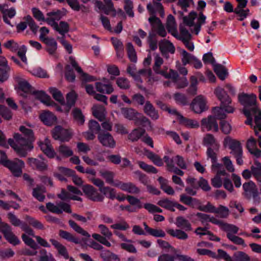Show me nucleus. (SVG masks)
Returning a JSON list of instances; mask_svg holds the SVG:
<instances>
[{
  "instance_id": "obj_1",
  "label": "nucleus",
  "mask_w": 261,
  "mask_h": 261,
  "mask_svg": "<svg viewBox=\"0 0 261 261\" xmlns=\"http://www.w3.org/2000/svg\"><path fill=\"white\" fill-rule=\"evenodd\" d=\"M175 224L177 227L181 229H168L166 230L167 232L172 237L179 240H187L188 235L186 231L192 230L191 224L189 220L182 216H179L176 218Z\"/></svg>"
},
{
  "instance_id": "obj_2",
  "label": "nucleus",
  "mask_w": 261,
  "mask_h": 261,
  "mask_svg": "<svg viewBox=\"0 0 261 261\" xmlns=\"http://www.w3.org/2000/svg\"><path fill=\"white\" fill-rule=\"evenodd\" d=\"M19 129L22 133V135L15 133L13 136L14 139L20 146L28 147L29 149H32L33 148L32 144L35 140L33 130L24 126H20Z\"/></svg>"
},
{
  "instance_id": "obj_3",
  "label": "nucleus",
  "mask_w": 261,
  "mask_h": 261,
  "mask_svg": "<svg viewBox=\"0 0 261 261\" xmlns=\"http://www.w3.org/2000/svg\"><path fill=\"white\" fill-rule=\"evenodd\" d=\"M214 93L220 101L219 107L224 109L226 113H232L234 111L235 109L231 106L232 99L224 89L220 87H217L215 89Z\"/></svg>"
},
{
  "instance_id": "obj_4",
  "label": "nucleus",
  "mask_w": 261,
  "mask_h": 261,
  "mask_svg": "<svg viewBox=\"0 0 261 261\" xmlns=\"http://www.w3.org/2000/svg\"><path fill=\"white\" fill-rule=\"evenodd\" d=\"M243 189L244 190L243 195L248 200H250L252 198L255 203H259L260 202V198L259 196V193L255 183L250 180L243 184Z\"/></svg>"
},
{
  "instance_id": "obj_5",
  "label": "nucleus",
  "mask_w": 261,
  "mask_h": 261,
  "mask_svg": "<svg viewBox=\"0 0 261 261\" xmlns=\"http://www.w3.org/2000/svg\"><path fill=\"white\" fill-rule=\"evenodd\" d=\"M53 138L61 142H68L72 138L70 130L65 129L60 125L56 126L51 130Z\"/></svg>"
},
{
  "instance_id": "obj_6",
  "label": "nucleus",
  "mask_w": 261,
  "mask_h": 261,
  "mask_svg": "<svg viewBox=\"0 0 261 261\" xmlns=\"http://www.w3.org/2000/svg\"><path fill=\"white\" fill-rule=\"evenodd\" d=\"M238 97L239 102L244 107V109L258 107L256 101L257 97L256 95L253 93H240L238 94Z\"/></svg>"
},
{
  "instance_id": "obj_7",
  "label": "nucleus",
  "mask_w": 261,
  "mask_h": 261,
  "mask_svg": "<svg viewBox=\"0 0 261 261\" xmlns=\"http://www.w3.org/2000/svg\"><path fill=\"white\" fill-rule=\"evenodd\" d=\"M46 207L49 212L57 214H61L63 211L69 214L72 213L70 205L64 202H60L57 205L49 202L46 204Z\"/></svg>"
},
{
  "instance_id": "obj_8",
  "label": "nucleus",
  "mask_w": 261,
  "mask_h": 261,
  "mask_svg": "<svg viewBox=\"0 0 261 261\" xmlns=\"http://www.w3.org/2000/svg\"><path fill=\"white\" fill-rule=\"evenodd\" d=\"M206 105L205 98L202 95H199L193 99L190 107L195 113L200 114L207 110Z\"/></svg>"
},
{
  "instance_id": "obj_9",
  "label": "nucleus",
  "mask_w": 261,
  "mask_h": 261,
  "mask_svg": "<svg viewBox=\"0 0 261 261\" xmlns=\"http://www.w3.org/2000/svg\"><path fill=\"white\" fill-rule=\"evenodd\" d=\"M82 190L84 194L90 200L97 202L103 201L104 196L98 193L97 190L92 186L89 185H84Z\"/></svg>"
},
{
  "instance_id": "obj_10",
  "label": "nucleus",
  "mask_w": 261,
  "mask_h": 261,
  "mask_svg": "<svg viewBox=\"0 0 261 261\" xmlns=\"http://www.w3.org/2000/svg\"><path fill=\"white\" fill-rule=\"evenodd\" d=\"M224 145H228L229 148L231 149L230 153L234 156L243 154V149L240 141L232 139L230 137H226L224 140Z\"/></svg>"
},
{
  "instance_id": "obj_11",
  "label": "nucleus",
  "mask_w": 261,
  "mask_h": 261,
  "mask_svg": "<svg viewBox=\"0 0 261 261\" xmlns=\"http://www.w3.org/2000/svg\"><path fill=\"white\" fill-rule=\"evenodd\" d=\"M5 167L8 168L14 176H20L22 174V169L24 167V162L18 159L15 158L13 161H10Z\"/></svg>"
},
{
  "instance_id": "obj_12",
  "label": "nucleus",
  "mask_w": 261,
  "mask_h": 261,
  "mask_svg": "<svg viewBox=\"0 0 261 261\" xmlns=\"http://www.w3.org/2000/svg\"><path fill=\"white\" fill-rule=\"evenodd\" d=\"M180 53L182 56L181 61L183 65L192 64L196 69L200 68L202 67V64L201 61L193 55L188 53L184 49H182Z\"/></svg>"
},
{
  "instance_id": "obj_13",
  "label": "nucleus",
  "mask_w": 261,
  "mask_h": 261,
  "mask_svg": "<svg viewBox=\"0 0 261 261\" xmlns=\"http://www.w3.org/2000/svg\"><path fill=\"white\" fill-rule=\"evenodd\" d=\"M97 138L103 146L113 148L116 146V142L109 133H99Z\"/></svg>"
},
{
  "instance_id": "obj_14",
  "label": "nucleus",
  "mask_w": 261,
  "mask_h": 261,
  "mask_svg": "<svg viewBox=\"0 0 261 261\" xmlns=\"http://www.w3.org/2000/svg\"><path fill=\"white\" fill-rule=\"evenodd\" d=\"M10 70L11 68L8 65L6 59L3 56H0V82L3 83L8 79Z\"/></svg>"
},
{
  "instance_id": "obj_15",
  "label": "nucleus",
  "mask_w": 261,
  "mask_h": 261,
  "mask_svg": "<svg viewBox=\"0 0 261 261\" xmlns=\"http://www.w3.org/2000/svg\"><path fill=\"white\" fill-rule=\"evenodd\" d=\"M201 125L206 128L208 131L213 130L214 132H217L219 130V126L216 117L211 115L209 116L207 118L202 119Z\"/></svg>"
},
{
  "instance_id": "obj_16",
  "label": "nucleus",
  "mask_w": 261,
  "mask_h": 261,
  "mask_svg": "<svg viewBox=\"0 0 261 261\" xmlns=\"http://www.w3.org/2000/svg\"><path fill=\"white\" fill-rule=\"evenodd\" d=\"M144 113L152 120H157L159 118V114L157 110L150 102V101H146L143 107Z\"/></svg>"
},
{
  "instance_id": "obj_17",
  "label": "nucleus",
  "mask_w": 261,
  "mask_h": 261,
  "mask_svg": "<svg viewBox=\"0 0 261 261\" xmlns=\"http://www.w3.org/2000/svg\"><path fill=\"white\" fill-rule=\"evenodd\" d=\"M148 21L150 23L153 28L156 27L158 30V34L161 37H165L166 32L164 26L162 24L161 20L155 16L150 17L148 19Z\"/></svg>"
},
{
  "instance_id": "obj_18",
  "label": "nucleus",
  "mask_w": 261,
  "mask_h": 261,
  "mask_svg": "<svg viewBox=\"0 0 261 261\" xmlns=\"http://www.w3.org/2000/svg\"><path fill=\"white\" fill-rule=\"evenodd\" d=\"M32 94L35 96V98L40 100L42 103L47 106H54L56 103L53 101L50 97L45 93L43 91H35L32 92Z\"/></svg>"
},
{
  "instance_id": "obj_19",
  "label": "nucleus",
  "mask_w": 261,
  "mask_h": 261,
  "mask_svg": "<svg viewBox=\"0 0 261 261\" xmlns=\"http://www.w3.org/2000/svg\"><path fill=\"white\" fill-rule=\"evenodd\" d=\"M115 186L120 187L122 190L132 194H138L140 192L139 188L132 182L124 183L118 181Z\"/></svg>"
},
{
  "instance_id": "obj_20",
  "label": "nucleus",
  "mask_w": 261,
  "mask_h": 261,
  "mask_svg": "<svg viewBox=\"0 0 261 261\" xmlns=\"http://www.w3.org/2000/svg\"><path fill=\"white\" fill-rule=\"evenodd\" d=\"M40 118L43 123L48 126H51L57 123L56 116L50 112H45L40 115Z\"/></svg>"
},
{
  "instance_id": "obj_21",
  "label": "nucleus",
  "mask_w": 261,
  "mask_h": 261,
  "mask_svg": "<svg viewBox=\"0 0 261 261\" xmlns=\"http://www.w3.org/2000/svg\"><path fill=\"white\" fill-rule=\"evenodd\" d=\"M159 49L163 55L167 53L174 54L175 50L173 44L169 40L164 39L159 43Z\"/></svg>"
},
{
  "instance_id": "obj_22",
  "label": "nucleus",
  "mask_w": 261,
  "mask_h": 261,
  "mask_svg": "<svg viewBox=\"0 0 261 261\" xmlns=\"http://www.w3.org/2000/svg\"><path fill=\"white\" fill-rule=\"evenodd\" d=\"M166 28L168 32L174 37H177L176 23L173 16L170 14L168 16L166 22Z\"/></svg>"
},
{
  "instance_id": "obj_23",
  "label": "nucleus",
  "mask_w": 261,
  "mask_h": 261,
  "mask_svg": "<svg viewBox=\"0 0 261 261\" xmlns=\"http://www.w3.org/2000/svg\"><path fill=\"white\" fill-rule=\"evenodd\" d=\"M28 162L31 166L35 167L39 171H43L47 169L48 165L44 161L32 158L28 159Z\"/></svg>"
},
{
  "instance_id": "obj_24",
  "label": "nucleus",
  "mask_w": 261,
  "mask_h": 261,
  "mask_svg": "<svg viewBox=\"0 0 261 261\" xmlns=\"http://www.w3.org/2000/svg\"><path fill=\"white\" fill-rule=\"evenodd\" d=\"M42 41L46 45V51L50 55H54L57 49V43L55 39L47 37V38H44Z\"/></svg>"
},
{
  "instance_id": "obj_25",
  "label": "nucleus",
  "mask_w": 261,
  "mask_h": 261,
  "mask_svg": "<svg viewBox=\"0 0 261 261\" xmlns=\"http://www.w3.org/2000/svg\"><path fill=\"white\" fill-rule=\"evenodd\" d=\"M50 242L52 245L57 249L58 253L63 256L65 259H67L69 258V254L66 248L61 244L58 241L51 239H50Z\"/></svg>"
},
{
  "instance_id": "obj_26",
  "label": "nucleus",
  "mask_w": 261,
  "mask_h": 261,
  "mask_svg": "<svg viewBox=\"0 0 261 261\" xmlns=\"http://www.w3.org/2000/svg\"><path fill=\"white\" fill-rule=\"evenodd\" d=\"M77 98L76 93L72 91L68 93L66 95V103L64 105V111L68 113L71 107L74 106Z\"/></svg>"
},
{
  "instance_id": "obj_27",
  "label": "nucleus",
  "mask_w": 261,
  "mask_h": 261,
  "mask_svg": "<svg viewBox=\"0 0 261 261\" xmlns=\"http://www.w3.org/2000/svg\"><path fill=\"white\" fill-rule=\"evenodd\" d=\"M93 115L99 121H103L106 119V109L101 105L95 106L92 108Z\"/></svg>"
},
{
  "instance_id": "obj_28",
  "label": "nucleus",
  "mask_w": 261,
  "mask_h": 261,
  "mask_svg": "<svg viewBox=\"0 0 261 261\" xmlns=\"http://www.w3.org/2000/svg\"><path fill=\"white\" fill-rule=\"evenodd\" d=\"M121 111L124 117L129 120L134 121L137 116L140 115V113L132 108H122Z\"/></svg>"
},
{
  "instance_id": "obj_29",
  "label": "nucleus",
  "mask_w": 261,
  "mask_h": 261,
  "mask_svg": "<svg viewBox=\"0 0 261 261\" xmlns=\"http://www.w3.org/2000/svg\"><path fill=\"white\" fill-rule=\"evenodd\" d=\"M59 236L61 238L67 241L73 242L76 244H79L81 243L80 239L75 236L68 231L62 229L59 230Z\"/></svg>"
},
{
  "instance_id": "obj_30",
  "label": "nucleus",
  "mask_w": 261,
  "mask_h": 261,
  "mask_svg": "<svg viewBox=\"0 0 261 261\" xmlns=\"http://www.w3.org/2000/svg\"><path fill=\"white\" fill-rule=\"evenodd\" d=\"M96 90L101 93L110 94L114 91V89L111 84H103L101 82L95 83Z\"/></svg>"
},
{
  "instance_id": "obj_31",
  "label": "nucleus",
  "mask_w": 261,
  "mask_h": 261,
  "mask_svg": "<svg viewBox=\"0 0 261 261\" xmlns=\"http://www.w3.org/2000/svg\"><path fill=\"white\" fill-rule=\"evenodd\" d=\"M214 70L219 78L224 81L228 74L227 68L221 64H214Z\"/></svg>"
},
{
  "instance_id": "obj_32",
  "label": "nucleus",
  "mask_w": 261,
  "mask_h": 261,
  "mask_svg": "<svg viewBox=\"0 0 261 261\" xmlns=\"http://www.w3.org/2000/svg\"><path fill=\"white\" fill-rule=\"evenodd\" d=\"M45 193V188L42 186L37 185L36 187L33 189L32 195L38 201L42 202L45 199V195L43 193Z\"/></svg>"
},
{
  "instance_id": "obj_33",
  "label": "nucleus",
  "mask_w": 261,
  "mask_h": 261,
  "mask_svg": "<svg viewBox=\"0 0 261 261\" xmlns=\"http://www.w3.org/2000/svg\"><path fill=\"white\" fill-rule=\"evenodd\" d=\"M99 256L103 261H120L117 255L109 250H102Z\"/></svg>"
},
{
  "instance_id": "obj_34",
  "label": "nucleus",
  "mask_w": 261,
  "mask_h": 261,
  "mask_svg": "<svg viewBox=\"0 0 261 261\" xmlns=\"http://www.w3.org/2000/svg\"><path fill=\"white\" fill-rule=\"evenodd\" d=\"M145 132L146 131L144 128H138L134 129L128 135V139L133 142H136L145 134Z\"/></svg>"
},
{
  "instance_id": "obj_35",
  "label": "nucleus",
  "mask_w": 261,
  "mask_h": 261,
  "mask_svg": "<svg viewBox=\"0 0 261 261\" xmlns=\"http://www.w3.org/2000/svg\"><path fill=\"white\" fill-rule=\"evenodd\" d=\"M72 115L74 120L79 125H82L85 123V116L82 110L77 108H75L72 111Z\"/></svg>"
},
{
  "instance_id": "obj_36",
  "label": "nucleus",
  "mask_w": 261,
  "mask_h": 261,
  "mask_svg": "<svg viewBox=\"0 0 261 261\" xmlns=\"http://www.w3.org/2000/svg\"><path fill=\"white\" fill-rule=\"evenodd\" d=\"M145 155L150 159L155 165L161 166L163 165L162 159L158 155L148 149H144Z\"/></svg>"
},
{
  "instance_id": "obj_37",
  "label": "nucleus",
  "mask_w": 261,
  "mask_h": 261,
  "mask_svg": "<svg viewBox=\"0 0 261 261\" xmlns=\"http://www.w3.org/2000/svg\"><path fill=\"white\" fill-rule=\"evenodd\" d=\"M252 175L256 180L261 182V163L257 161H255L254 165L250 167Z\"/></svg>"
},
{
  "instance_id": "obj_38",
  "label": "nucleus",
  "mask_w": 261,
  "mask_h": 261,
  "mask_svg": "<svg viewBox=\"0 0 261 261\" xmlns=\"http://www.w3.org/2000/svg\"><path fill=\"white\" fill-rule=\"evenodd\" d=\"M68 224L70 227L77 233L87 238L90 237V234L87 231L85 230L83 228H82L80 225H79L74 221L72 220H69L68 221Z\"/></svg>"
},
{
  "instance_id": "obj_39",
  "label": "nucleus",
  "mask_w": 261,
  "mask_h": 261,
  "mask_svg": "<svg viewBox=\"0 0 261 261\" xmlns=\"http://www.w3.org/2000/svg\"><path fill=\"white\" fill-rule=\"evenodd\" d=\"M196 216L200 219V221L202 223L204 222H211L213 224L218 225L221 223L220 220H218L214 217H211L210 215L206 214L197 213L196 214Z\"/></svg>"
},
{
  "instance_id": "obj_40",
  "label": "nucleus",
  "mask_w": 261,
  "mask_h": 261,
  "mask_svg": "<svg viewBox=\"0 0 261 261\" xmlns=\"http://www.w3.org/2000/svg\"><path fill=\"white\" fill-rule=\"evenodd\" d=\"M195 232L197 234L199 235L207 234L210 236L209 239L211 241H214L217 242H219L220 241V239L219 237H217V236L213 234V233H212L210 231H207V228L206 227H199L197 228L195 230Z\"/></svg>"
},
{
  "instance_id": "obj_41",
  "label": "nucleus",
  "mask_w": 261,
  "mask_h": 261,
  "mask_svg": "<svg viewBox=\"0 0 261 261\" xmlns=\"http://www.w3.org/2000/svg\"><path fill=\"white\" fill-rule=\"evenodd\" d=\"M158 181L161 185V188L167 194L169 195H173L175 193L173 188L169 186L167 184L168 181L166 179L162 177H159Z\"/></svg>"
},
{
  "instance_id": "obj_42",
  "label": "nucleus",
  "mask_w": 261,
  "mask_h": 261,
  "mask_svg": "<svg viewBox=\"0 0 261 261\" xmlns=\"http://www.w3.org/2000/svg\"><path fill=\"white\" fill-rule=\"evenodd\" d=\"M179 121L180 124L188 127L198 128L199 126V123L196 120L186 118L183 116H180Z\"/></svg>"
},
{
  "instance_id": "obj_43",
  "label": "nucleus",
  "mask_w": 261,
  "mask_h": 261,
  "mask_svg": "<svg viewBox=\"0 0 261 261\" xmlns=\"http://www.w3.org/2000/svg\"><path fill=\"white\" fill-rule=\"evenodd\" d=\"M126 51L129 60L132 62L136 63L137 61V56L132 43L130 42L127 43Z\"/></svg>"
},
{
  "instance_id": "obj_44",
  "label": "nucleus",
  "mask_w": 261,
  "mask_h": 261,
  "mask_svg": "<svg viewBox=\"0 0 261 261\" xmlns=\"http://www.w3.org/2000/svg\"><path fill=\"white\" fill-rule=\"evenodd\" d=\"M100 175L103 177L107 182L115 186L116 183L114 181V173L108 170H102L99 171Z\"/></svg>"
},
{
  "instance_id": "obj_45",
  "label": "nucleus",
  "mask_w": 261,
  "mask_h": 261,
  "mask_svg": "<svg viewBox=\"0 0 261 261\" xmlns=\"http://www.w3.org/2000/svg\"><path fill=\"white\" fill-rule=\"evenodd\" d=\"M190 86L187 89V93L191 95H195L197 93L198 84L197 79L195 76H192L190 78Z\"/></svg>"
},
{
  "instance_id": "obj_46",
  "label": "nucleus",
  "mask_w": 261,
  "mask_h": 261,
  "mask_svg": "<svg viewBox=\"0 0 261 261\" xmlns=\"http://www.w3.org/2000/svg\"><path fill=\"white\" fill-rule=\"evenodd\" d=\"M197 14L194 11L191 12L188 16L183 17V23L190 27L194 25V21L197 17Z\"/></svg>"
},
{
  "instance_id": "obj_47",
  "label": "nucleus",
  "mask_w": 261,
  "mask_h": 261,
  "mask_svg": "<svg viewBox=\"0 0 261 261\" xmlns=\"http://www.w3.org/2000/svg\"><path fill=\"white\" fill-rule=\"evenodd\" d=\"M58 151L60 154L65 158L71 156L73 154V151L71 149L64 144L61 145L59 146Z\"/></svg>"
},
{
  "instance_id": "obj_48",
  "label": "nucleus",
  "mask_w": 261,
  "mask_h": 261,
  "mask_svg": "<svg viewBox=\"0 0 261 261\" xmlns=\"http://www.w3.org/2000/svg\"><path fill=\"white\" fill-rule=\"evenodd\" d=\"M49 92L53 98L59 101L61 105L64 104V99L61 92L56 88H50Z\"/></svg>"
},
{
  "instance_id": "obj_49",
  "label": "nucleus",
  "mask_w": 261,
  "mask_h": 261,
  "mask_svg": "<svg viewBox=\"0 0 261 261\" xmlns=\"http://www.w3.org/2000/svg\"><path fill=\"white\" fill-rule=\"evenodd\" d=\"M0 115L6 120H10L12 118V112L5 106L0 105Z\"/></svg>"
},
{
  "instance_id": "obj_50",
  "label": "nucleus",
  "mask_w": 261,
  "mask_h": 261,
  "mask_svg": "<svg viewBox=\"0 0 261 261\" xmlns=\"http://www.w3.org/2000/svg\"><path fill=\"white\" fill-rule=\"evenodd\" d=\"M56 31L62 35V37H64L65 34L69 31V25L67 22L61 21L59 24H58V28H56Z\"/></svg>"
},
{
  "instance_id": "obj_51",
  "label": "nucleus",
  "mask_w": 261,
  "mask_h": 261,
  "mask_svg": "<svg viewBox=\"0 0 261 261\" xmlns=\"http://www.w3.org/2000/svg\"><path fill=\"white\" fill-rule=\"evenodd\" d=\"M258 111V107H254L249 109H244L243 113L247 117V120L245 123L247 124L251 125L252 123V119L251 117L252 114H256Z\"/></svg>"
},
{
  "instance_id": "obj_52",
  "label": "nucleus",
  "mask_w": 261,
  "mask_h": 261,
  "mask_svg": "<svg viewBox=\"0 0 261 261\" xmlns=\"http://www.w3.org/2000/svg\"><path fill=\"white\" fill-rule=\"evenodd\" d=\"M134 121L135 125L138 126L141 125L142 126H145L146 124L150 125L151 124L149 119L141 114H140V115H138L136 117Z\"/></svg>"
},
{
  "instance_id": "obj_53",
  "label": "nucleus",
  "mask_w": 261,
  "mask_h": 261,
  "mask_svg": "<svg viewBox=\"0 0 261 261\" xmlns=\"http://www.w3.org/2000/svg\"><path fill=\"white\" fill-rule=\"evenodd\" d=\"M221 223L219 225L225 231H231L233 233H237L239 230V228L232 224H229L224 223L220 220Z\"/></svg>"
},
{
  "instance_id": "obj_54",
  "label": "nucleus",
  "mask_w": 261,
  "mask_h": 261,
  "mask_svg": "<svg viewBox=\"0 0 261 261\" xmlns=\"http://www.w3.org/2000/svg\"><path fill=\"white\" fill-rule=\"evenodd\" d=\"M214 213L217 214L218 216L221 218H226L229 215V210L227 207L220 205L218 207H216Z\"/></svg>"
},
{
  "instance_id": "obj_55",
  "label": "nucleus",
  "mask_w": 261,
  "mask_h": 261,
  "mask_svg": "<svg viewBox=\"0 0 261 261\" xmlns=\"http://www.w3.org/2000/svg\"><path fill=\"white\" fill-rule=\"evenodd\" d=\"M25 220L28 221L29 224L32 225L34 228L39 229H44L43 225L40 221L34 219V218L27 215L25 216Z\"/></svg>"
},
{
  "instance_id": "obj_56",
  "label": "nucleus",
  "mask_w": 261,
  "mask_h": 261,
  "mask_svg": "<svg viewBox=\"0 0 261 261\" xmlns=\"http://www.w3.org/2000/svg\"><path fill=\"white\" fill-rule=\"evenodd\" d=\"M163 63V59L160 57L159 55H156L154 59V64L153 67V69L154 72L157 74L162 75V72H164V70H161L160 67Z\"/></svg>"
},
{
  "instance_id": "obj_57",
  "label": "nucleus",
  "mask_w": 261,
  "mask_h": 261,
  "mask_svg": "<svg viewBox=\"0 0 261 261\" xmlns=\"http://www.w3.org/2000/svg\"><path fill=\"white\" fill-rule=\"evenodd\" d=\"M250 257L245 252L238 251L234 254L233 259L231 261H250Z\"/></svg>"
},
{
  "instance_id": "obj_58",
  "label": "nucleus",
  "mask_w": 261,
  "mask_h": 261,
  "mask_svg": "<svg viewBox=\"0 0 261 261\" xmlns=\"http://www.w3.org/2000/svg\"><path fill=\"white\" fill-rule=\"evenodd\" d=\"M23 19L27 21L28 24L31 30L34 34H36L39 27L37 25L32 17L30 15H27L23 18Z\"/></svg>"
},
{
  "instance_id": "obj_59",
  "label": "nucleus",
  "mask_w": 261,
  "mask_h": 261,
  "mask_svg": "<svg viewBox=\"0 0 261 261\" xmlns=\"http://www.w3.org/2000/svg\"><path fill=\"white\" fill-rule=\"evenodd\" d=\"M65 77L66 80L70 82H73L75 79V75L73 69L70 67L69 65H67L65 66Z\"/></svg>"
},
{
  "instance_id": "obj_60",
  "label": "nucleus",
  "mask_w": 261,
  "mask_h": 261,
  "mask_svg": "<svg viewBox=\"0 0 261 261\" xmlns=\"http://www.w3.org/2000/svg\"><path fill=\"white\" fill-rule=\"evenodd\" d=\"M205 16L203 15L202 12L199 13V16L198 18L197 22L196 24L194 25V32L195 34L197 35L201 29V27L202 24H204L205 22Z\"/></svg>"
},
{
  "instance_id": "obj_61",
  "label": "nucleus",
  "mask_w": 261,
  "mask_h": 261,
  "mask_svg": "<svg viewBox=\"0 0 261 261\" xmlns=\"http://www.w3.org/2000/svg\"><path fill=\"white\" fill-rule=\"evenodd\" d=\"M173 97L176 102L181 105L185 106L188 104V101L187 98L186 96L182 93L178 92L175 93L173 95Z\"/></svg>"
},
{
  "instance_id": "obj_62",
  "label": "nucleus",
  "mask_w": 261,
  "mask_h": 261,
  "mask_svg": "<svg viewBox=\"0 0 261 261\" xmlns=\"http://www.w3.org/2000/svg\"><path fill=\"white\" fill-rule=\"evenodd\" d=\"M162 75L164 76L166 79H172L174 82H177L179 77L177 72L173 69H170L169 73H167L166 71L162 72Z\"/></svg>"
},
{
  "instance_id": "obj_63",
  "label": "nucleus",
  "mask_w": 261,
  "mask_h": 261,
  "mask_svg": "<svg viewBox=\"0 0 261 261\" xmlns=\"http://www.w3.org/2000/svg\"><path fill=\"white\" fill-rule=\"evenodd\" d=\"M19 88L25 93H32V87L26 81H20L18 83Z\"/></svg>"
},
{
  "instance_id": "obj_64",
  "label": "nucleus",
  "mask_w": 261,
  "mask_h": 261,
  "mask_svg": "<svg viewBox=\"0 0 261 261\" xmlns=\"http://www.w3.org/2000/svg\"><path fill=\"white\" fill-rule=\"evenodd\" d=\"M116 84L122 89H128L130 88V84L128 80L124 77H119L116 80Z\"/></svg>"
}]
</instances>
